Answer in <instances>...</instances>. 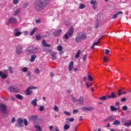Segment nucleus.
<instances>
[{"label":"nucleus","mask_w":131,"mask_h":131,"mask_svg":"<svg viewBox=\"0 0 131 131\" xmlns=\"http://www.w3.org/2000/svg\"><path fill=\"white\" fill-rule=\"evenodd\" d=\"M50 0H36L34 3V8L36 11H42L49 5Z\"/></svg>","instance_id":"f257e3e1"},{"label":"nucleus","mask_w":131,"mask_h":131,"mask_svg":"<svg viewBox=\"0 0 131 131\" xmlns=\"http://www.w3.org/2000/svg\"><path fill=\"white\" fill-rule=\"evenodd\" d=\"M122 95V90L118 89L117 95L115 94V92H112L111 93V95H107L108 99H116L118 97H120Z\"/></svg>","instance_id":"f03ea898"},{"label":"nucleus","mask_w":131,"mask_h":131,"mask_svg":"<svg viewBox=\"0 0 131 131\" xmlns=\"http://www.w3.org/2000/svg\"><path fill=\"white\" fill-rule=\"evenodd\" d=\"M86 39V35L85 33H79L75 38L76 42H81V40Z\"/></svg>","instance_id":"7ed1b4c3"},{"label":"nucleus","mask_w":131,"mask_h":131,"mask_svg":"<svg viewBox=\"0 0 131 131\" xmlns=\"http://www.w3.org/2000/svg\"><path fill=\"white\" fill-rule=\"evenodd\" d=\"M74 33V29H73V26H71L68 31L64 34V37L66 39H69V37L72 36Z\"/></svg>","instance_id":"20e7f679"},{"label":"nucleus","mask_w":131,"mask_h":131,"mask_svg":"<svg viewBox=\"0 0 131 131\" xmlns=\"http://www.w3.org/2000/svg\"><path fill=\"white\" fill-rule=\"evenodd\" d=\"M37 89V87L33 86H30L29 88H28L26 90V96H30V95H31L32 94V91L30 90H36Z\"/></svg>","instance_id":"39448f33"},{"label":"nucleus","mask_w":131,"mask_h":131,"mask_svg":"<svg viewBox=\"0 0 131 131\" xmlns=\"http://www.w3.org/2000/svg\"><path fill=\"white\" fill-rule=\"evenodd\" d=\"M18 22V20L16 17H11L8 19V22L6 23V25H9L10 24H16Z\"/></svg>","instance_id":"423d86ee"},{"label":"nucleus","mask_w":131,"mask_h":131,"mask_svg":"<svg viewBox=\"0 0 131 131\" xmlns=\"http://www.w3.org/2000/svg\"><path fill=\"white\" fill-rule=\"evenodd\" d=\"M23 121V119L21 118H18L16 120V123H15V126L17 127H22V126H23V125H22Z\"/></svg>","instance_id":"0eeeda50"},{"label":"nucleus","mask_w":131,"mask_h":131,"mask_svg":"<svg viewBox=\"0 0 131 131\" xmlns=\"http://www.w3.org/2000/svg\"><path fill=\"white\" fill-rule=\"evenodd\" d=\"M9 91L11 92V93H18L19 92L18 88L13 85L10 86L9 88Z\"/></svg>","instance_id":"6e6552de"},{"label":"nucleus","mask_w":131,"mask_h":131,"mask_svg":"<svg viewBox=\"0 0 131 131\" xmlns=\"http://www.w3.org/2000/svg\"><path fill=\"white\" fill-rule=\"evenodd\" d=\"M0 111L2 113H6L7 105L4 103H0Z\"/></svg>","instance_id":"1a4fd4ad"},{"label":"nucleus","mask_w":131,"mask_h":131,"mask_svg":"<svg viewBox=\"0 0 131 131\" xmlns=\"http://www.w3.org/2000/svg\"><path fill=\"white\" fill-rule=\"evenodd\" d=\"M16 54L17 55H21L23 53V47L21 45H19L16 47Z\"/></svg>","instance_id":"9d476101"},{"label":"nucleus","mask_w":131,"mask_h":131,"mask_svg":"<svg viewBox=\"0 0 131 131\" xmlns=\"http://www.w3.org/2000/svg\"><path fill=\"white\" fill-rule=\"evenodd\" d=\"M28 52H29V53H33L34 54H35L38 52V49L37 47H33L32 49L28 50Z\"/></svg>","instance_id":"9b49d317"},{"label":"nucleus","mask_w":131,"mask_h":131,"mask_svg":"<svg viewBox=\"0 0 131 131\" xmlns=\"http://www.w3.org/2000/svg\"><path fill=\"white\" fill-rule=\"evenodd\" d=\"M14 31L15 32V33L14 34L15 36H20V35L22 34V32L20 31L19 29H17V28L15 29Z\"/></svg>","instance_id":"f8f14e48"},{"label":"nucleus","mask_w":131,"mask_h":131,"mask_svg":"<svg viewBox=\"0 0 131 131\" xmlns=\"http://www.w3.org/2000/svg\"><path fill=\"white\" fill-rule=\"evenodd\" d=\"M62 32V30L59 29L53 32V35L54 36H59L60 35V33Z\"/></svg>","instance_id":"ddd939ff"},{"label":"nucleus","mask_w":131,"mask_h":131,"mask_svg":"<svg viewBox=\"0 0 131 131\" xmlns=\"http://www.w3.org/2000/svg\"><path fill=\"white\" fill-rule=\"evenodd\" d=\"M78 102H79V105H83V102H84V98H83V97L80 96L79 97V99H78Z\"/></svg>","instance_id":"4468645a"},{"label":"nucleus","mask_w":131,"mask_h":131,"mask_svg":"<svg viewBox=\"0 0 131 131\" xmlns=\"http://www.w3.org/2000/svg\"><path fill=\"white\" fill-rule=\"evenodd\" d=\"M42 45L43 47H45V48H51V44L47 43L45 39L42 40Z\"/></svg>","instance_id":"2eb2a0df"},{"label":"nucleus","mask_w":131,"mask_h":131,"mask_svg":"<svg viewBox=\"0 0 131 131\" xmlns=\"http://www.w3.org/2000/svg\"><path fill=\"white\" fill-rule=\"evenodd\" d=\"M93 109H94V107L91 106V107H83L81 108V110L82 111H86V110H88V111H92V110H93Z\"/></svg>","instance_id":"dca6fc26"},{"label":"nucleus","mask_w":131,"mask_h":131,"mask_svg":"<svg viewBox=\"0 0 131 131\" xmlns=\"http://www.w3.org/2000/svg\"><path fill=\"white\" fill-rule=\"evenodd\" d=\"M51 56L52 57V60H56L57 58V52H54L52 53H51Z\"/></svg>","instance_id":"f3484780"},{"label":"nucleus","mask_w":131,"mask_h":131,"mask_svg":"<svg viewBox=\"0 0 131 131\" xmlns=\"http://www.w3.org/2000/svg\"><path fill=\"white\" fill-rule=\"evenodd\" d=\"M31 104L33 105V106H34V107H36L37 106V98H35V99H33L31 101Z\"/></svg>","instance_id":"a211bd4d"},{"label":"nucleus","mask_w":131,"mask_h":131,"mask_svg":"<svg viewBox=\"0 0 131 131\" xmlns=\"http://www.w3.org/2000/svg\"><path fill=\"white\" fill-rule=\"evenodd\" d=\"M21 12V8H18L16 9L13 13V16H17V15L19 14V13Z\"/></svg>","instance_id":"6ab92c4d"},{"label":"nucleus","mask_w":131,"mask_h":131,"mask_svg":"<svg viewBox=\"0 0 131 131\" xmlns=\"http://www.w3.org/2000/svg\"><path fill=\"white\" fill-rule=\"evenodd\" d=\"M36 59V55L34 54L31 56V58L30 59V62H34V60Z\"/></svg>","instance_id":"aec40b11"},{"label":"nucleus","mask_w":131,"mask_h":131,"mask_svg":"<svg viewBox=\"0 0 131 131\" xmlns=\"http://www.w3.org/2000/svg\"><path fill=\"white\" fill-rule=\"evenodd\" d=\"M111 111L116 112V111H118V108L115 107V106L113 105H111L110 106Z\"/></svg>","instance_id":"412c9836"},{"label":"nucleus","mask_w":131,"mask_h":131,"mask_svg":"<svg viewBox=\"0 0 131 131\" xmlns=\"http://www.w3.org/2000/svg\"><path fill=\"white\" fill-rule=\"evenodd\" d=\"M73 69V61H71L69 64V71H71Z\"/></svg>","instance_id":"4be33fe9"},{"label":"nucleus","mask_w":131,"mask_h":131,"mask_svg":"<svg viewBox=\"0 0 131 131\" xmlns=\"http://www.w3.org/2000/svg\"><path fill=\"white\" fill-rule=\"evenodd\" d=\"M108 99V95L103 96L102 97L99 98V100H101V101H106V100Z\"/></svg>","instance_id":"5701e85b"},{"label":"nucleus","mask_w":131,"mask_h":131,"mask_svg":"<svg viewBox=\"0 0 131 131\" xmlns=\"http://www.w3.org/2000/svg\"><path fill=\"white\" fill-rule=\"evenodd\" d=\"M80 54H81V51L80 50H78L75 56V58H76V59H78Z\"/></svg>","instance_id":"b1692460"},{"label":"nucleus","mask_w":131,"mask_h":131,"mask_svg":"<svg viewBox=\"0 0 131 131\" xmlns=\"http://www.w3.org/2000/svg\"><path fill=\"white\" fill-rule=\"evenodd\" d=\"M120 124V121L119 120H116L113 123V125H117Z\"/></svg>","instance_id":"393cba45"},{"label":"nucleus","mask_w":131,"mask_h":131,"mask_svg":"<svg viewBox=\"0 0 131 131\" xmlns=\"http://www.w3.org/2000/svg\"><path fill=\"white\" fill-rule=\"evenodd\" d=\"M70 128V125L68 124H65L63 127L64 130H67V129H69Z\"/></svg>","instance_id":"a878e982"},{"label":"nucleus","mask_w":131,"mask_h":131,"mask_svg":"<svg viewBox=\"0 0 131 131\" xmlns=\"http://www.w3.org/2000/svg\"><path fill=\"white\" fill-rule=\"evenodd\" d=\"M90 4L93 6H97V5H98V3H97V1L95 0H92L90 2Z\"/></svg>","instance_id":"bb28decb"},{"label":"nucleus","mask_w":131,"mask_h":131,"mask_svg":"<svg viewBox=\"0 0 131 131\" xmlns=\"http://www.w3.org/2000/svg\"><path fill=\"white\" fill-rule=\"evenodd\" d=\"M16 98L18 99V100H22L23 99V96L20 94H17L16 95Z\"/></svg>","instance_id":"cd10ccee"},{"label":"nucleus","mask_w":131,"mask_h":131,"mask_svg":"<svg viewBox=\"0 0 131 131\" xmlns=\"http://www.w3.org/2000/svg\"><path fill=\"white\" fill-rule=\"evenodd\" d=\"M43 52H45V53H51V49L45 48L43 49Z\"/></svg>","instance_id":"c85d7f7f"},{"label":"nucleus","mask_w":131,"mask_h":131,"mask_svg":"<svg viewBox=\"0 0 131 131\" xmlns=\"http://www.w3.org/2000/svg\"><path fill=\"white\" fill-rule=\"evenodd\" d=\"M12 69H13V68L9 67V69L7 70V71H9L11 74L14 73V70H13Z\"/></svg>","instance_id":"c756f323"},{"label":"nucleus","mask_w":131,"mask_h":131,"mask_svg":"<svg viewBox=\"0 0 131 131\" xmlns=\"http://www.w3.org/2000/svg\"><path fill=\"white\" fill-rule=\"evenodd\" d=\"M66 120L67 121H70V122H73V121H74V118H71L70 119L67 118V119H66Z\"/></svg>","instance_id":"7c9ffc66"},{"label":"nucleus","mask_w":131,"mask_h":131,"mask_svg":"<svg viewBox=\"0 0 131 131\" xmlns=\"http://www.w3.org/2000/svg\"><path fill=\"white\" fill-rule=\"evenodd\" d=\"M79 8L81 9H84V8H85V5L84 4L80 3Z\"/></svg>","instance_id":"2f4dec72"},{"label":"nucleus","mask_w":131,"mask_h":131,"mask_svg":"<svg viewBox=\"0 0 131 131\" xmlns=\"http://www.w3.org/2000/svg\"><path fill=\"white\" fill-rule=\"evenodd\" d=\"M122 109L123 111H126V110H127V109H128V107L126 105H124L122 107Z\"/></svg>","instance_id":"473e14b6"},{"label":"nucleus","mask_w":131,"mask_h":131,"mask_svg":"<svg viewBox=\"0 0 131 131\" xmlns=\"http://www.w3.org/2000/svg\"><path fill=\"white\" fill-rule=\"evenodd\" d=\"M64 114H66V115H67L68 116H71V113L67 111H64L63 112Z\"/></svg>","instance_id":"72a5a7b5"},{"label":"nucleus","mask_w":131,"mask_h":131,"mask_svg":"<svg viewBox=\"0 0 131 131\" xmlns=\"http://www.w3.org/2000/svg\"><path fill=\"white\" fill-rule=\"evenodd\" d=\"M53 110H54V111H56V112H58L59 108L57 105H55L54 107H53Z\"/></svg>","instance_id":"f704fd0d"},{"label":"nucleus","mask_w":131,"mask_h":131,"mask_svg":"<svg viewBox=\"0 0 131 131\" xmlns=\"http://www.w3.org/2000/svg\"><path fill=\"white\" fill-rule=\"evenodd\" d=\"M34 127L38 129V130L41 131V128L40 127V126L39 125H35Z\"/></svg>","instance_id":"c9c22d12"},{"label":"nucleus","mask_w":131,"mask_h":131,"mask_svg":"<svg viewBox=\"0 0 131 131\" xmlns=\"http://www.w3.org/2000/svg\"><path fill=\"white\" fill-rule=\"evenodd\" d=\"M24 123L25 126H27V125H28V121H27V119H24Z\"/></svg>","instance_id":"e433bc0d"},{"label":"nucleus","mask_w":131,"mask_h":131,"mask_svg":"<svg viewBox=\"0 0 131 131\" xmlns=\"http://www.w3.org/2000/svg\"><path fill=\"white\" fill-rule=\"evenodd\" d=\"M72 100L73 102L74 103H76V102H78V99H76L74 97H72Z\"/></svg>","instance_id":"4c0bfd02"},{"label":"nucleus","mask_w":131,"mask_h":131,"mask_svg":"<svg viewBox=\"0 0 131 131\" xmlns=\"http://www.w3.org/2000/svg\"><path fill=\"white\" fill-rule=\"evenodd\" d=\"M57 50H58V51H59V52H61V51H62V50H63V47H62V46H59L57 47Z\"/></svg>","instance_id":"58836bf2"},{"label":"nucleus","mask_w":131,"mask_h":131,"mask_svg":"<svg viewBox=\"0 0 131 131\" xmlns=\"http://www.w3.org/2000/svg\"><path fill=\"white\" fill-rule=\"evenodd\" d=\"M7 77H8V75H7V74H3L1 78L2 79H6L7 78Z\"/></svg>","instance_id":"ea45409f"},{"label":"nucleus","mask_w":131,"mask_h":131,"mask_svg":"<svg viewBox=\"0 0 131 131\" xmlns=\"http://www.w3.org/2000/svg\"><path fill=\"white\" fill-rule=\"evenodd\" d=\"M29 4L28 3H25L23 6V8L24 9H26L27 8V7H28Z\"/></svg>","instance_id":"a19ab883"},{"label":"nucleus","mask_w":131,"mask_h":131,"mask_svg":"<svg viewBox=\"0 0 131 131\" xmlns=\"http://www.w3.org/2000/svg\"><path fill=\"white\" fill-rule=\"evenodd\" d=\"M35 29H36V28H35L32 30L30 34V35H33V34H34V32H35Z\"/></svg>","instance_id":"79ce46f5"},{"label":"nucleus","mask_w":131,"mask_h":131,"mask_svg":"<svg viewBox=\"0 0 131 131\" xmlns=\"http://www.w3.org/2000/svg\"><path fill=\"white\" fill-rule=\"evenodd\" d=\"M108 120H110L111 122L113 121L114 120V118L112 116H110L108 117Z\"/></svg>","instance_id":"37998d69"},{"label":"nucleus","mask_w":131,"mask_h":131,"mask_svg":"<svg viewBox=\"0 0 131 131\" xmlns=\"http://www.w3.org/2000/svg\"><path fill=\"white\" fill-rule=\"evenodd\" d=\"M35 73H36V74H39V73H40V71L38 68H37L35 70Z\"/></svg>","instance_id":"c03bdc74"},{"label":"nucleus","mask_w":131,"mask_h":131,"mask_svg":"<svg viewBox=\"0 0 131 131\" xmlns=\"http://www.w3.org/2000/svg\"><path fill=\"white\" fill-rule=\"evenodd\" d=\"M22 71L23 72H27L28 71V68L24 67V68H23Z\"/></svg>","instance_id":"a18cd8bd"},{"label":"nucleus","mask_w":131,"mask_h":131,"mask_svg":"<svg viewBox=\"0 0 131 131\" xmlns=\"http://www.w3.org/2000/svg\"><path fill=\"white\" fill-rule=\"evenodd\" d=\"M13 5H17V4L20 2V0H13Z\"/></svg>","instance_id":"49530a36"},{"label":"nucleus","mask_w":131,"mask_h":131,"mask_svg":"<svg viewBox=\"0 0 131 131\" xmlns=\"http://www.w3.org/2000/svg\"><path fill=\"white\" fill-rule=\"evenodd\" d=\"M40 38H41V36L39 35H37L36 36V39H37V40H39V39H40Z\"/></svg>","instance_id":"de8ad7c7"},{"label":"nucleus","mask_w":131,"mask_h":131,"mask_svg":"<svg viewBox=\"0 0 131 131\" xmlns=\"http://www.w3.org/2000/svg\"><path fill=\"white\" fill-rule=\"evenodd\" d=\"M39 111L42 112L43 110H45V107L43 106H41L39 108Z\"/></svg>","instance_id":"09e8293b"},{"label":"nucleus","mask_w":131,"mask_h":131,"mask_svg":"<svg viewBox=\"0 0 131 131\" xmlns=\"http://www.w3.org/2000/svg\"><path fill=\"white\" fill-rule=\"evenodd\" d=\"M88 78L90 80V81H93V77L91 75H88Z\"/></svg>","instance_id":"8fccbe9b"},{"label":"nucleus","mask_w":131,"mask_h":131,"mask_svg":"<svg viewBox=\"0 0 131 131\" xmlns=\"http://www.w3.org/2000/svg\"><path fill=\"white\" fill-rule=\"evenodd\" d=\"M11 122L12 123H15V122H16V119L15 118V117L12 118L11 120Z\"/></svg>","instance_id":"3c124183"},{"label":"nucleus","mask_w":131,"mask_h":131,"mask_svg":"<svg viewBox=\"0 0 131 131\" xmlns=\"http://www.w3.org/2000/svg\"><path fill=\"white\" fill-rule=\"evenodd\" d=\"M87 56H88V54H85L83 56V61H85V60H86Z\"/></svg>","instance_id":"603ef678"},{"label":"nucleus","mask_w":131,"mask_h":131,"mask_svg":"<svg viewBox=\"0 0 131 131\" xmlns=\"http://www.w3.org/2000/svg\"><path fill=\"white\" fill-rule=\"evenodd\" d=\"M126 101V98L125 97H123L121 99V102H125Z\"/></svg>","instance_id":"864d4df0"},{"label":"nucleus","mask_w":131,"mask_h":131,"mask_svg":"<svg viewBox=\"0 0 131 131\" xmlns=\"http://www.w3.org/2000/svg\"><path fill=\"white\" fill-rule=\"evenodd\" d=\"M123 14V12L122 11H119L116 14L118 16V15H122Z\"/></svg>","instance_id":"5fc2aeb1"},{"label":"nucleus","mask_w":131,"mask_h":131,"mask_svg":"<svg viewBox=\"0 0 131 131\" xmlns=\"http://www.w3.org/2000/svg\"><path fill=\"white\" fill-rule=\"evenodd\" d=\"M117 14H116L113 15L112 19H116L117 18Z\"/></svg>","instance_id":"6e6d98bb"},{"label":"nucleus","mask_w":131,"mask_h":131,"mask_svg":"<svg viewBox=\"0 0 131 131\" xmlns=\"http://www.w3.org/2000/svg\"><path fill=\"white\" fill-rule=\"evenodd\" d=\"M78 113V111L77 110H74L73 111V114H76Z\"/></svg>","instance_id":"4d7b16f0"},{"label":"nucleus","mask_w":131,"mask_h":131,"mask_svg":"<svg viewBox=\"0 0 131 131\" xmlns=\"http://www.w3.org/2000/svg\"><path fill=\"white\" fill-rule=\"evenodd\" d=\"M110 53V51L108 49L105 50V55H108Z\"/></svg>","instance_id":"13d9d810"},{"label":"nucleus","mask_w":131,"mask_h":131,"mask_svg":"<svg viewBox=\"0 0 131 131\" xmlns=\"http://www.w3.org/2000/svg\"><path fill=\"white\" fill-rule=\"evenodd\" d=\"M103 61L104 62H107V56H104V58H103Z\"/></svg>","instance_id":"bf43d9fd"},{"label":"nucleus","mask_w":131,"mask_h":131,"mask_svg":"<svg viewBox=\"0 0 131 131\" xmlns=\"http://www.w3.org/2000/svg\"><path fill=\"white\" fill-rule=\"evenodd\" d=\"M32 119L35 120L36 118H37V116H34L31 117Z\"/></svg>","instance_id":"052dcab7"},{"label":"nucleus","mask_w":131,"mask_h":131,"mask_svg":"<svg viewBox=\"0 0 131 131\" xmlns=\"http://www.w3.org/2000/svg\"><path fill=\"white\" fill-rule=\"evenodd\" d=\"M50 76H51V77H54V76H55V75L53 74V72H51L50 73Z\"/></svg>","instance_id":"680f3d73"},{"label":"nucleus","mask_w":131,"mask_h":131,"mask_svg":"<svg viewBox=\"0 0 131 131\" xmlns=\"http://www.w3.org/2000/svg\"><path fill=\"white\" fill-rule=\"evenodd\" d=\"M11 100H12V101H13V102H15V97H14L13 96H11Z\"/></svg>","instance_id":"e2e57ef3"},{"label":"nucleus","mask_w":131,"mask_h":131,"mask_svg":"<svg viewBox=\"0 0 131 131\" xmlns=\"http://www.w3.org/2000/svg\"><path fill=\"white\" fill-rule=\"evenodd\" d=\"M103 36H102L101 37L98 39L97 42H98L99 43L100 41H101V40L102 39V38H103Z\"/></svg>","instance_id":"0e129e2a"},{"label":"nucleus","mask_w":131,"mask_h":131,"mask_svg":"<svg viewBox=\"0 0 131 131\" xmlns=\"http://www.w3.org/2000/svg\"><path fill=\"white\" fill-rule=\"evenodd\" d=\"M41 20L40 19H38L36 20V23H40Z\"/></svg>","instance_id":"69168bd1"},{"label":"nucleus","mask_w":131,"mask_h":131,"mask_svg":"<svg viewBox=\"0 0 131 131\" xmlns=\"http://www.w3.org/2000/svg\"><path fill=\"white\" fill-rule=\"evenodd\" d=\"M27 76H29V78L31 77V74H30V72H28Z\"/></svg>","instance_id":"338daca9"},{"label":"nucleus","mask_w":131,"mask_h":131,"mask_svg":"<svg viewBox=\"0 0 131 131\" xmlns=\"http://www.w3.org/2000/svg\"><path fill=\"white\" fill-rule=\"evenodd\" d=\"M99 28V24H96L95 26V28Z\"/></svg>","instance_id":"774afa93"}]
</instances>
